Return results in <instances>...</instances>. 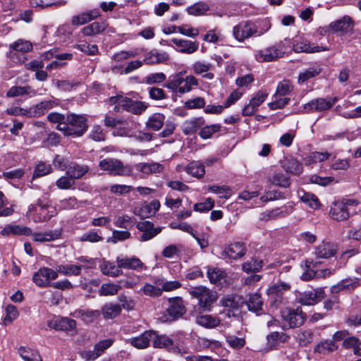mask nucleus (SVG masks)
Wrapping results in <instances>:
<instances>
[{"label":"nucleus","instance_id":"nucleus-9","mask_svg":"<svg viewBox=\"0 0 361 361\" xmlns=\"http://www.w3.org/2000/svg\"><path fill=\"white\" fill-rule=\"evenodd\" d=\"M284 54L283 46L280 42L258 51L255 58L259 62H270L282 57Z\"/></svg>","mask_w":361,"mask_h":361},{"label":"nucleus","instance_id":"nucleus-47","mask_svg":"<svg viewBox=\"0 0 361 361\" xmlns=\"http://www.w3.org/2000/svg\"><path fill=\"white\" fill-rule=\"evenodd\" d=\"M220 302L222 306L233 310H237L243 303L242 298L237 295H228L223 297Z\"/></svg>","mask_w":361,"mask_h":361},{"label":"nucleus","instance_id":"nucleus-40","mask_svg":"<svg viewBox=\"0 0 361 361\" xmlns=\"http://www.w3.org/2000/svg\"><path fill=\"white\" fill-rule=\"evenodd\" d=\"M154 283L157 286H160L161 294L164 291H172L181 286V283L178 281H167L163 277L156 278L154 281Z\"/></svg>","mask_w":361,"mask_h":361},{"label":"nucleus","instance_id":"nucleus-42","mask_svg":"<svg viewBox=\"0 0 361 361\" xmlns=\"http://www.w3.org/2000/svg\"><path fill=\"white\" fill-rule=\"evenodd\" d=\"M321 71L322 68L318 64L310 66L308 68L299 73L298 82L303 83L307 80L317 76Z\"/></svg>","mask_w":361,"mask_h":361},{"label":"nucleus","instance_id":"nucleus-6","mask_svg":"<svg viewBox=\"0 0 361 361\" xmlns=\"http://www.w3.org/2000/svg\"><path fill=\"white\" fill-rule=\"evenodd\" d=\"M57 209L48 204H43L37 200L35 204H31L27 212V216L35 222H44L57 214Z\"/></svg>","mask_w":361,"mask_h":361},{"label":"nucleus","instance_id":"nucleus-35","mask_svg":"<svg viewBox=\"0 0 361 361\" xmlns=\"http://www.w3.org/2000/svg\"><path fill=\"white\" fill-rule=\"evenodd\" d=\"M110 105L114 106V111L115 112H120L122 111H127L130 103V99L122 95H116L111 97L109 99Z\"/></svg>","mask_w":361,"mask_h":361},{"label":"nucleus","instance_id":"nucleus-60","mask_svg":"<svg viewBox=\"0 0 361 361\" xmlns=\"http://www.w3.org/2000/svg\"><path fill=\"white\" fill-rule=\"evenodd\" d=\"M293 90V86L289 80H283L280 82L276 87L274 98L284 97Z\"/></svg>","mask_w":361,"mask_h":361},{"label":"nucleus","instance_id":"nucleus-41","mask_svg":"<svg viewBox=\"0 0 361 361\" xmlns=\"http://www.w3.org/2000/svg\"><path fill=\"white\" fill-rule=\"evenodd\" d=\"M106 27L105 22H94L82 29V32L85 36H93L102 33Z\"/></svg>","mask_w":361,"mask_h":361},{"label":"nucleus","instance_id":"nucleus-2","mask_svg":"<svg viewBox=\"0 0 361 361\" xmlns=\"http://www.w3.org/2000/svg\"><path fill=\"white\" fill-rule=\"evenodd\" d=\"M269 23L259 28L254 23L246 20L239 23L233 27V36L240 42H244L251 37H259L266 33L270 28Z\"/></svg>","mask_w":361,"mask_h":361},{"label":"nucleus","instance_id":"nucleus-17","mask_svg":"<svg viewBox=\"0 0 361 361\" xmlns=\"http://www.w3.org/2000/svg\"><path fill=\"white\" fill-rule=\"evenodd\" d=\"M116 262L118 266L124 269H132L135 271H142L145 267L144 264L142 261L135 256H132L130 257L118 256L116 259Z\"/></svg>","mask_w":361,"mask_h":361},{"label":"nucleus","instance_id":"nucleus-43","mask_svg":"<svg viewBox=\"0 0 361 361\" xmlns=\"http://www.w3.org/2000/svg\"><path fill=\"white\" fill-rule=\"evenodd\" d=\"M18 353L24 361H42L39 352L32 348L21 346L18 349Z\"/></svg>","mask_w":361,"mask_h":361},{"label":"nucleus","instance_id":"nucleus-62","mask_svg":"<svg viewBox=\"0 0 361 361\" xmlns=\"http://www.w3.org/2000/svg\"><path fill=\"white\" fill-rule=\"evenodd\" d=\"M208 191L219 195L221 198L228 199L231 196V190L226 185H209Z\"/></svg>","mask_w":361,"mask_h":361},{"label":"nucleus","instance_id":"nucleus-3","mask_svg":"<svg viewBox=\"0 0 361 361\" xmlns=\"http://www.w3.org/2000/svg\"><path fill=\"white\" fill-rule=\"evenodd\" d=\"M192 298L197 300L199 310L202 312H209L212 305L218 298L217 293L204 286L192 287L188 290Z\"/></svg>","mask_w":361,"mask_h":361},{"label":"nucleus","instance_id":"nucleus-30","mask_svg":"<svg viewBox=\"0 0 361 361\" xmlns=\"http://www.w3.org/2000/svg\"><path fill=\"white\" fill-rule=\"evenodd\" d=\"M329 214L331 217L336 221H344L349 217L348 208L343 202L334 203L330 209Z\"/></svg>","mask_w":361,"mask_h":361},{"label":"nucleus","instance_id":"nucleus-19","mask_svg":"<svg viewBox=\"0 0 361 361\" xmlns=\"http://www.w3.org/2000/svg\"><path fill=\"white\" fill-rule=\"evenodd\" d=\"M293 49L298 53H315L324 51H329L327 47L314 46L310 44L307 40L295 41L293 44Z\"/></svg>","mask_w":361,"mask_h":361},{"label":"nucleus","instance_id":"nucleus-49","mask_svg":"<svg viewBox=\"0 0 361 361\" xmlns=\"http://www.w3.org/2000/svg\"><path fill=\"white\" fill-rule=\"evenodd\" d=\"M207 277L212 283L219 285L224 281L226 277L225 272L218 268H209L207 272Z\"/></svg>","mask_w":361,"mask_h":361},{"label":"nucleus","instance_id":"nucleus-48","mask_svg":"<svg viewBox=\"0 0 361 361\" xmlns=\"http://www.w3.org/2000/svg\"><path fill=\"white\" fill-rule=\"evenodd\" d=\"M164 120L165 116L164 114L156 113L148 118L146 126L148 128L157 131L163 126Z\"/></svg>","mask_w":361,"mask_h":361},{"label":"nucleus","instance_id":"nucleus-15","mask_svg":"<svg viewBox=\"0 0 361 361\" xmlns=\"http://www.w3.org/2000/svg\"><path fill=\"white\" fill-rule=\"evenodd\" d=\"M154 337V331L147 330L137 336L127 339L126 343L137 349L142 350L148 348Z\"/></svg>","mask_w":361,"mask_h":361},{"label":"nucleus","instance_id":"nucleus-38","mask_svg":"<svg viewBox=\"0 0 361 361\" xmlns=\"http://www.w3.org/2000/svg\"><path fill=\"white\" fill-rule=\"evenodd\" d=\"M89 171V167L85 165H79L78 164H71L66 170V175L71 177L74 180L79 179L86 174Z\"/></svg>","mask_w":361,"mask_h":361},{"label":"nucleus","instance_id":"nucleus-18","mask_svg":"<svg viewBox=\"0 0 361 361\" xmlns=\"http://www.w3.org/2000/svg\"><path fill=\"white\" fill-rule=\"evenodd\" d=\"M171 42L176 45V51L182 54H192L199 49V44L196 41L173 38Z\"/></svg>","mask_w":361,"mask_h":361},{"label":"nucleus","instance_id":"nucleus-1","mask_svg":"<svg viewBox=\"0 0 361 361\" xmlns=\"http://www.w3.org/2000/svg\"><path fill=\"white\" fill-rule=\"evenodd\" d=\"M198 85V80L195 76L189 75L184 78L181 73H177L168 78L164 87L175 95L180 96L190 92L192 87Z\"/></svg>","mask_w":361,"mask_h":361},{"label":"nucleus","instance_id":"nucleus-53","mask_svg":"<svg viewBox=\"0 0 361 361\" xmlns=\"http://www.w3.org/2000/svg\"><path fill=\"white\" fill-rule=\"evenodd\" d=\"M155 337L153 338V346L154 348H171L173 345V340L166 335H158L156 331H154Z\"/></svg>","mask_w":361,"mask_h":361},{"label":"nucleus","instance_id":"nucleus-5","mask_svg":"<svg viewBox=\"0 0 361 361\" xmlns=\"http://www.w3.org/2000/svg\"><path fill=\"white\" fill-rule=\"evenodd\" d=\"M66 121V125L59 128V130L63 131L65 135L80 137L88 128L87 119L84 115L70 114L67 115Z\"/></svg>","mask_w":361,"mask_h":361},{"label":"nucleus","instance_id":"nucleus-33","mask_svg":"<svg viewBox=\"0 0 361 361\" xmlns=\"http://www.w3.org/2000/svg\"><path fill=\"white\" fill-rule=\"evenodd\" d=\"M195 322L204 328L213 329L220 324V319L212 314H200L195 318Z\"/></svg>","mask_w":361,"mask_h":361},{"label":"nucleus","instance_id":"nucleus-32","mask_svg":"<svg viewBox=\"0 0 361 361\" xmlns=\"http://www.w3.org/2000/svg\"><path fill=\"white\" fill-rule=\"evenodd\" d=\"M183 169L189 175L197 179L202 178L205 174L204 165L197 161H192L187 166H183Z\"/></svg>","mask_w":361,"mask_h":361},{"label":"nucleus","instance_id":"nucleus-54","mask_svg":"<svg viewBox=\"0 0 361 361\" xmlns=\"http://www.w3.org/2000/svg\"><path fill=\"white\" fill-rule=\"evenodd\" d=\"M263 264L262 259L252 258L243 264V270L246 273L257 272L261 270Z\"/></svg>","mask_w":361,"mask_h":361},{"label":"nucleus","instance_id":"nucleus-39","mask_svg":"<svg viewBox=\"0 0 361 361\" xmlns=\"http://www.w3.org/2000/svg\"><path fill=\"white\" fill-rule=\"evenodd\" d=\"M24 95L33 97L36 95V92L30 86H13L6 92V97H15Z\"/></svg>","mask_w":361,"mask_h":361},{"label":"nucleus","instance_id":"nucleus-61","mask_svg":"<svg viewBox=\"0 0 361 361\" xmlns=\"http://www.w3.org/2000/svg\"><path fill=\"white\" fill-rule=\"evenodd\" d=\"M122 286L121 285L115 284V283H104L102 285L99 294L101 295H116L121 289Z\"/></svg>","mask_w":361,"mask_h":361},{"label":"nucleus","instance_id":"nucleus-11","mask_svg":"<svg viewBox=\"0 0 361 361\" xmlns=\"http://www.w3.org/2000/svg\"><path fill=\"white\" fill-rule=\"evenodd\" d=\"M281 317L284 324L289 328H295L301 326L305 317L300 308H286L281 312Z\"/></svg>","mask_w":361,"mask_h":361},{"label":"nucleus","instance_id":"nucleus-8","mask_svg":"<svg viewBox=\"0 0 361 361\" xmlns=\"http://www.w3.org/2000/svg\"><path fill=\"white\" fill-rule=\"evenodd\" d=\"M57 270H54L49 267H41L32 276V281L39 288H46L51 286V281L58 278Z\"/></svg>","mask_w":361,"mask_h":361},{"label":"nucleus","instance_id":"nucleus-20","mask_svg":"<svg viewBox=\"0 0 361 361\" xmlns=\"http://www.w3.org/2000/svg\"><path fill=\"white\" fill-rule=\"evenodd\" d=\"M246 249L244 243L235 242L225 247L222 255L229 259H237L243 257Z\"/></svg>","mask_w":361,"mask_h":361},{"label":"nucleus","instance_id":"nucleus-4","mask_svg":"<svg viewBox=\"0 0 361 361\" xmlns=\"http://www.w3.org/2000/svg\"><path fill=\"white\" fill-rule=\"evenodd\" d=\"M168 307L159 314L157 319L162 323L172 322L182 317L186 312V307L181 297L169 298Z\"/></svg>","mask_w":361,"mask_h":361},{"label":"nucleus","instance_id":"nucleus-25","mask_svg":"<svg viewBox=\"0 0 361 361\" xmlns=\"http://www.w3.org/2000/svg\"><path fill=\"white\" fill-rule=\"evenodd\" d=\"M1 235L4 237L11 235H30L32 230L27 226L16 225L14 224H7L1 231Z\"/></svg>","mask_w":361,"mask_h":361},{"label":"nucleus","instance_id":"nucleus-50","mask_svg":"<svg viewBox=\"0 0 361 361\" xmlns=\"http://www.w3.org/2000/svg\"><path fill=\"white\" fill-rule=\"evenodd\" d=\"M299 197L300 200L310 208L317 209L320 207L319 201L315 195L302 191L301 194L299 193Z\"/></svg>","mask_w":361,"mask_h":361},{"label":"nucleus","instance_id":"nucleus-37","mask_svg":"<svg viewBox=\"0 0 361 361\" xmlns=\"http://www.w3.org/2000/svg\"><path fill=\"white\" fill-rule=\"evenodd\" d=\"M99 268L104 275L111 277H117L122 274V270H121V268L110 261L103 260L99 265Z\"/></svg>","mask_w":361,"mask_h":361},{"label":"nucleus","instance_id":"nucleus-46","mask_svg":"<svg viewBox=\"0 0 361 361\" xmlns=\"http://www.w3.org/2000/svg\"><path fill=\"white\" fill-rule=\"evenodd\" d=\"M331 154L329 152H313L307 155L304 161L307 165H312L318 162H323L331 157Z\"/></svg>","mask_w":361,"mask_h":361},{"label":"nucleus","instance_id":"nucleus-51","mask_svg":"<svg viewBox=\"0 0 361 361\" xmlns=\"http://www.w3.org/2000/svg\"><path fill=\"white\" fill-rule=\"evenodd\" d=\"M263 305V301L261 295L258 293L250 294L249 299L247 301V306L249 310L258 312L262 310Z\"/></svg>","mask_w":361,"mask_h":361},{"label":"nucleus","instance_id":"nucleus-31","mask_svg":"<svg viewBox=\"0 0 361 361\" xmlns=\"http://www.w3.org/2000/svg\"><path fill=\"white\" fill-rule=\"evenodd\" d=\"M360 286H361L360 279L356 277L345 279L340 281L336 286L332 287V291H352Z\"/></svg>","mask_w":361,"mask_h":361},{"label":"nucleus","instance_id":"nucleus-13","mask_svg":"<svg viewBox=\"0 0 361 361\" xmlns=\"http://www.w3.org/2000/svg\"><path fill=\"white\" fill-rule=\"evenodd\" d=\"M137 229L142 233L139 236V240L145 242L152 240L162 231L160 226L155 227L154 224L149 221L138 222L136 224Z\"/></svg>","mask_w":361,"mask_h":361},{"label":"nucleus","instance_id":"nucleus-27","mask_svg":"<svg viewBox=\"0 0 361 361\" xmlns=\"http://www.w3.org/2000/svg\"><path fill=\"white\" fill-rule=\"evenodd\" d=\"M283 169L292 175L299 176L302 173V164L293 157H286L281 161Z\"/></svg>","mask_w":361,"mask_h":361},{"label":"nucleus","instance_id":"nucleus-45","mask_svg":"<svg viewBox=\"0 0 361 361\" xmlns=\"http://www.w3.org/2000/svg\"><path fill=\"white\" fill-rule=\"evenodd\" d=\"M100 312L105 319H114L121 313V307L118 304L107 303L102 307Z\"/></svg>","mask_w":361,"mask_h":361},{"label":"nucleus","instance_id":"nucleus-28","mask_svg":"<svg viewBox=\"0 0 361 361\" xmlns=\"http://www.w3.org/2000/svg\"><path fill=\"white\" fill-rule=\"evenodd\" d=\"M169 60V55L164 51H159L153 49L146 54L143 62L152 65L155 63H164Z\"/></svg>","mask_w":361,"mask_h":361},{"label":"nucleus","instance_id":"nucleus-63","mask_svg":"<svg viewBox=\"0 0 361 361\" xmlns=\"http://www.w3.org/2000/svg\"><path fill=\"white\" fill-rule=\"evenodd\" d=\"M221 127L219 123L206 126L200 130V136L204 140L211 138L214 133L220 130Z\"/></svg>","mask_w":361,"mask_h":361},{"label":"nucleus","instance_id":"nucleus-26","mask_svg":"<svg viewBox=\"0 0 361 361\" xmlns=\"http://www.w3.org/2000/svg\"><path fill=\"white\" fill-rule=\"evenodd\" d=\"M49 326L57 331H72L76 328V322L68 317H61L51 320Z\"/></svg>","mask_w":361,"mask_h":361},{"label":"nucleus","instance_id":"nucleus-24","mask_svg":"<svg viewBox=\"0 0 361 361\" xmlns=\"http://www.w3.org/2000/svg\"><path fill=\"white\" fill-rule=\"evenodd\" d=\"M99 16L100 13L98 9L86 11L80 14L73 16L71 18V24L74 26L82 25Z\"/></svg>","mask_w":361,"mask_h":361},{"label":"nucleus","instance_id":"nucleus-34","mask_svg":"<svg viewBox=\"0 0 361 361\" xmlns=\"http://www.w3.org/2000/svg\"><path fill=\"white\" fill-rule=\"evenodd\" d=\"M100 314L101 312L97 310H77L72 313L74 317L81 318L86 323L94 322Z\"/></svg>","mask_w":361,"mask_h":361},{"label":"nucleus","instance_id":"nucleus-36","mask_svg":"<svg viewBox=\"0 0 361 361\" xmlns=\"http://www.w3.org/2000/svg\"><path fill=\"white\" fill-rule=\"evenodd\" d=\"M204 124L202 118H195L185 121L182 125V130L185 135H192L197 131Z\"/></svg>","mask_w":361,"mask_h":361},{"label":"nucleus","instance_id":"nucleus-29","mask_svg":"<svg viewBox=\"0 0 361 361\" xmlns=\"http://www.w3.org/2000/svg\"><path fill=\"white\" fill-rule=\"evenodd\" d=\"M135 167L142 174V178L149 174L161 173L164 170L163 165L157 162L139 163Z\"/></svg>","mask_w":361,"mask_h":361},{"label":"nucleus","instance_id":"nucleus-44","mask_svg":"<svg viewBox=\"0 0 361 361\" xmlns=\"http://www.w3.org/2000/svg\"><path fill=\"white\" fill-rule=\"evenodd\" d=\"M353 22L349 16H344L341 19L336 20L330 24V27L334 32H347L352 28Z\"/></svg>","mask_w":361,"mask_h":361},{"label":"nucleus","instance_id":"nucleus-58","mask_svg":"<svg viewBox=\"0 0 361 361\" xmlns=\"http://www.w3.org/2000/svg\"><path fill=\"white\" fill-rule=\"evenodd\" d=\"M269 181L275 185L283 188L288 187L290 183V178L281 173L273 174L272 176L269 178Z\"/></svg>","mask_w":361,"mask_h":361},{"label":"nucleus","instance_id":"nucleus-64","mask_svg":"<svg viewBox=\"0 0 361 361\" xmlns=\"http://www.w3.org/2000/svg\"><path fill=\"white\" fill-rule=\"evenodd\" d=\"M226 341L228 345L234 349H240L245 346V340L244 337H237L234 335H227Z\"/></svg>","mask_w":361,"mask_h":361},{"label":"nucleus","instance_id":"nucleus-23","mask_svg":"<svg viewBox=\"0 0 361 361\" xmlns=\"http://www.w3.org/2000/svg\"><path fill=\"white\" fill-rule=\"evenodd\" d=\"M337 245L330 242H322L314 249L316 258L327 259L335 255Z\"/></svg>","mask_w":361,"mask_h":361},{"label":"nucleus","instance_id":"nucleus-10","mask_svg":"<svg viewBox=\"0 0 361 361\" xmlns=\"http://www.w3.org/2000/svg\"><path fill=\"white\" fill-rule=\"evenodd\" d=\"M337 101V97L327 98L319 97L305 104L303 109L306 113H312L313 111L322 112L330 109Z\"/></svg>","mask_w":361,"mask_h":361},{"label":"nucleus","instance_id":"nucleus-22","mask_svg":"<svg viewBox=\"0 0 361 361\" xmlns=\"http://www.w3.org/2000/svg\"><path fill=\"white\" fill-rule=\"evenodd\" d=\"M292 211V206H285L281 208H276L274 209L267 210L260 214L259 219L262 221H267L283 218L290 214Z\"/></svg>","mask_w":361,"mask_h":361},{"label":"nucleus","instance_id":"nucleus-16","mask_svg":"<svg viewBox=\"0 0 361 361\" xmlns=\"http://www.w3.org/2000/svg\"><path fill=\"white\" fill-rule=\"evenodd\" d=\"M59 104L56 99L44 100L28 109V117H39Z\"/></svg>","mask_w":361,"mask_h":361},{"label":"nucleus","instance_id":"nucleus-14","mask_svg":"<svg viewBox=\"0 0 361 361\" xmlns=\"http://www.w3.org/2000/svg\"><path fill=\"white\" fill-rule=\"evenodd\" d=\"M290 289V286L289 283L281 281L269 287L267 290V295L271 305L276 307L281 303L283 298V292Z\"/></svg>","mask_w":361,"mask_h":361},{"label":"nucleus","instance_id":"nucleus-59","mask_svg":"<svg viewBox=\"0 0 361 361\" xmlns=\"http://www.w3.org/2000/svg\"><path fill=\"white\" fill-rule=\"evenodd\" d=\"M142 291L145 295L150 298H158L162 295L160 286L155 283H145L142 288Z\"/></svg>","mask_w":361,"mask_h":361},{"label":"nucleus","instance_id":"nucleus-7","mask_svg":"<svg viewBox=\"0 0 361 361\" xmlns=\"http://www.w3.org/2000/svg\"><path fill=\"white\" fill-rule=\"evenodd\" d=\"M99 166L114 176H129L132 173L129 165H124L120 160L115 159H104L99 161Z\"/></svg>","mask_w":361,"mask_h":361},{"label":"nucleus","instance_id":"nucleus-57","mask_svg":"<svg viewBox=\"0 0 361 361\" xmlns=\"http://www.w3.org/2000/svg\"><path fill=\"white\" fill-rule=\"evenodd\" d=\"M9 47L11 49L25 53L32 49V44L28 40L19 39L11 44Z\"/></svg>","mask_w":361,"mask_h":361},{"label":"nucleus","instance_id":"nucleus-21","mask_svg":"<svg viewBox=\"0 0 361 361\" xmlns=\"http://www.w3.org/2000/svg\"><path fill=\"white\" fill-rule=\"evenodd\" d=\"M213 68L214 65L206 61H196L192 65V70L195 74L208 80L214 78V74L210 72Z\"/></svg>","mask_w":361,"mask_h":361},{"label":"nucleus","instance_id":"nucleus-55","mask_svg":"<svg viewBox=\"0 0 361 361\" xmlns=\"http://www.w3.org/2000/svg\"><path fill=\"white\" fill-rule=\"evenodd\" d=\"M32 236L33 240L39 243L49 242L57 239L59 233L57 232H40V233H32L30 235Z\"/></svg>","mask_w":361,"mask_h":361},{"label":"nucleus","instance_id":"nucleus-12","mask_svg":"<svg viewBox=\"0 0 361 361\" xmlns=\"http://www.w3.org/2000/svg\"><path fill=\"white\" fill-rule=\"evenodd\" d=\"M324 291L321 288L306 290L296 295L298 302L304 305H313L324 298Z\"/></svg>","mask_w":361,"mask_h":361},{"label":"nucleus","instance_id":"nucleus-52","mask_svg":"<svg viewBox=\"0 0 361 361\" xmlns=\"http://www.w3.org/2000/svg\"><path fill=\"white\" fill-rule=\"evenodd\" d=\"M58 274L65 276H79L81 273V267L74 264H61L56 267Z\"/></svg>","mask_w":361,"mask_h":361},{"label":"nucleus","instance_id":"nucleus-56","mask_svg":"<svg viewBox=\"0 0 361 361\" xmlns=\"http://www.w3.org/2000/svg\"><path fill=\"white\" fill-rule=\"evenodd\" d=\"M209 9V6L204 2H198L187 8L186 11L191 16H202L205 14Z\"/></svg>","mask_w":361,"mask_h":361}]
</instances>
